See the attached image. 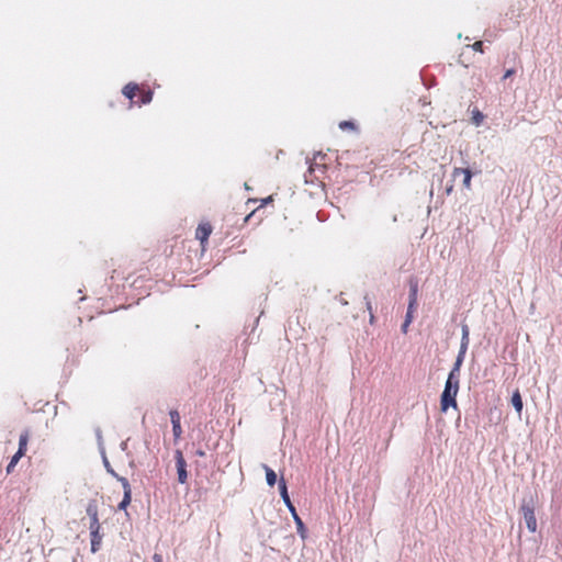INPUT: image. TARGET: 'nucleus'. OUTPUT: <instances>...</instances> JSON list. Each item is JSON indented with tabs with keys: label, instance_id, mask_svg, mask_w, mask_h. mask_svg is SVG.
Here are the masks:
<instances>
[{
	"label": "nucleus",
	"instance_id": "35",
	"mask_svg": "<svg viewBox=\"0 0 562 562\" xmlns=\"http://www.w3.org/2000/svg\"><path fill=\"white\" fill-rule=\"evenodd\" d=\"M97 435H98L99 440H101V432H100V430H98Z\"/></svg>",
	"mask_w": 562,
	"mask_h": 562
},
{
	"label": "nucleus",
	"instance_id": "31",
	"mask_svg": "<svg viewBox=\"0 0 562 562\" xmlns=\"http://www.w3.org/2000/svg\"><path fill=\"white\" fill-rule=\"evenodd\" d=\"M513 75H514V70H513V69H508V70L505 72V75H504V77H503V78H504V79H507V78H509V77H510V76H513Z\"/></svg>",
	"mask_w": 562,
	"mask_h": 562
},
{
	"label": "nucleus",
	"instance_id": "20",
	"mask_svg": "<svg viewBox=\"0 0 562 562\" xmlns=\"http://www.w3.org/2000/svg\"><path fill=\"white\" fill-rule=\"evenodd\" d=\"M448 382H454L457 384H459L460 382V371H454V369H452L448 375V379H447Z\"/></svg>",
	"mask_w": 562,
	"mask_h": 562
},
{
	"label": "nucleus",
	"instance_id": "11",
	"mask_svg": "<svg viewBox=\"0 0 562 562\" xmlns=\"http://www.w3.org/2000/svg\"><path fill=\"white\" fill-rule=\"evenodd\" d=\"M512 404H513L514 408L516 409V412L518 413V415H520L521 411H522V400H521L519 391L514 392V394L512 396Z\"/></svg>",
	"mask_w": 562,
	"mask_h": 562
},
{
	"label": "nucleus",
	"instance_id": "22",
	"mask_svg": "<svg viewBox=\"0 0 562 562\" xmlns=\"http://www.w3.org/2000/svg\"><path fill=\"white\" fill-rule=\"evenodd\" d=\"M103 462H104V467L106 468L108 472L113 475L114 477H116L119 480V475L114 472V470L111 468L106 457H103Z\"/></svg>",
	"mask_w": 562,
	"mask_h": 562
},
{
	"label": "nucleus",
	"instance_id": "36",
	"mask_svg": "<svg viewBox=\"0 0 562 562\" xmlns=\"http://www.w3.org/2000/svg\"><path fill=\"white\" fill-rule=\"evenodd\" d=\"M125 447H126V443H125V442H123V443H122V449H125Z\"/></svg>",
	"mask_w": 562,
	"mask_h": 562
},
{
	"label": "nucleus",
	"instance_id": "10",
	"mask_svg": "<svg viewBox=\"0 0 562 562\" xmlns=\"http://www.w3.org/2000/svg\"><path fill=\"white\" fill-rule=\"evenodd\" d=\"M262 468H263V470L266 472L267 484L269 486H273L277 483V474H276V472L271 468L266 465V464H262Z\"/></svg>",
	"mask_w": 562,
	"mask_h": 562
},
{
	"label": "nucleus",
	"instance_id": "4",
	"mask_svg": "<svg viewBox=\"0 0 562 562\" xmlns=\"http://www.w3.org/2000/svg\"><path fill=\"white\" fill-rule=\"evenodd\" d=\"M119 482H121L122 487L124 490V496H123V499L121 501V503L119 504V509H126V507L131 503L132 490H131L128 481L125 477H119Z\"/></svg>",
	"mask_w": 562,
	"mask_h": 562
},
{
	"label": "nucleus",
	"instance_id": "28",
	"mask_svg": "<svg viewBox=\"0 0 562 562\" xmlns=\"http://www.w3.org/2000/svg\"><path fill=\"white\" fill-rule=\"evenodd\" d=\"M366 300H367V308L370 312V322L373 323L374 316H373L372 311H371V302L368 300V297H366Z\"/></svg>",
	"mask_w": 562,
	"mask_h": 562
},
{
	"label": "nucleus",
	"instance_id": "14",
	"mask_svg": "<svg viewBox=\"0 0 562 562\" xmlns=\"http://www.w3.org/2000/svg\"><path fill=\"white\" fill-rule=\"evenodd\" d=\"M465 353H467V350L459 349V353H458L457 359L452 367V369H454V371H460L461 366L464 361Z\"/></svg>",
	"mask_w": 562,
	"mask_h": 562
},
{
	"label": "nucleus",
	"instance_id": "9",
	"mask_svg": "<svg viewBox=\"0 0 562 562\" xmlns=\"http://www.w3.org/2000/svg\"><path fill=\"white\" fill-rule=\"evenodd\" d=\"M461 330H462V337H461L460 349L468 350L469 335H470L469 326L467 324H462Z\"/></svg>",
	"mask_w": 562,
	"mask_h": 562
},
{
	"label": "nucleus",
	"instance_id": "7",
	"mask_svg": "<svg viewBox=\"0 0 562 562\" xmlns=\"http://www.w3.org/2000/svg\"><path fill=\"white\" fill-rule=\"evenodd\" d=\"M170 419L172 424V432L176 438H179L181 436V425H180V415L177 411L170 412Z\"/></svg>",
	"mask_w": 562,
	"mask_h": 562
},
{
	"label": "nucleus",
	"instance_id": "5",
	"mask_svg": "<svg viewBox=\"0 0 562 562\" xmlns=\"http://www.w3.org/2000/svg\"><path fill=\"white\" fill-rule=\"evenodd\" d=\"M279 490H280V495H281L283 502L285 503V505L288 506V508L290 509V512L292 514L296 513L295 507L291 503L290 496L288 494L286 484H285V481L283 479H281L279 481Z\"/></svg>",
	"mask_w": 562,
	"mask_h": 562
},
{
	"label": "nucleus",
	"instance_id": "25",
	"mask_svg": "<svg viewBox=\"0 0 562 562\" xmlns=\"http://www.w3.org/2000/svg\"><path fill=\"white\" fill-rule=\"evenodd\" d=\"M412 318H413V314H408V313H406L405 322H404V324L402 325V329H403V331H404V333L406 331V329H407L408 325L411 324Z\"/></svg>",
	"mask_w": 562,
	"mask_h": 562
},
{
	"label": "nucleus",
	"instance_id": "6",
	"mask_svg": "<svg viewBox=\"0 0 562 562\" xmlns=\"http://www.w3.org/2000/svg\"><path fill=\"white\" fill-rule=\"evenodd\" d=\"M460 175H463V186H464V188L470 189L471 188L472 172L469 169L454 168L453 172H452L453 178H457Z\"/></svg>",
	"mask_w": 562,
	"mask_h": 562
},
{
	"label": "nucleus",
	"instance_id": "29",
	"mask_svg": "<svg viewBox=\"0 0 562 562\" xmlns=\"http://www.w3.org/2000/svg\"><path fill=\"white\" fill-rule=\"evenodd\" d=\"M482 45H483V43H482V42H475V43L472 45V47H473V49H475V50H480V52H482Z\"/></svg>",
	"mask_w": 562,
	"mask_h": 562
},
{
	"label": "nucleus",
	"instance_id": "24",
	"mask_svg": "<svg viewBox=\"0 0 562 562\" xmlns=\"http://www.w3.org/2000/svg\"><path fill=\"white\" fill-rule=\"evenodd\" d=\"M151 99H153V92L148 91L142 95V103L147 104L151 101Z\"/></svg>",
	"mask_w": 562,
	"mask_h": 562
},
{
	"label": "nucleus",
	"instance_id": "32",
	"mask_svg": "<svg viewBox=\"0 0 562 562\" xmlns=\"http://www.w3.org/2000/svg\"><path fill=\"white\" fill-rule=\"evenodd\" d=\"M452 189H453V186H452V184H449V186L446 188V193L449 195V194L452 192Z\"/></svg>",
	"mask_w": 562,
	"mask_h": 562
},
{
	"label": "nucleus",
	"instance_id": "34",
	"mask_svg": "<svg viewBox=\"0 0 562 562\" xmlns=\"http://www.w3.org/2000/svg\"><path fill=\"white\" fill-rule=\"evenodd\" d=\"M195 454L199 456V457H204L205 452L203 450L199 449V450L195 451Z\"/></svg>",
	"mask_w": 562,
	"mask_h": 562
},
{
	"label": "nucleus",
	"instance_id": "3",
	"mask_svg": "<svg viewBox=\"0 0 562 562\" xmlns=\"http://www.w3.org/2000/svg\"><path fill=\"white\" fill-rule=\"evenodd\" d=\"M175 459H176L178 481H179V483L184 484L188 480L187 462H186L183 454L180 450L176 451Z\"/></svg>",
	"mask_w": 562,
	"mask_h": 562
},
{
	"label": "nucleus",
	"instance_id": "18",
	"mask_svg": "<svg viewBox=\"0 0 562 562\" xmlns=\"http://www.w3.org/2000/svg\"><path fill=\"white\" fill-rule=\"evenodd\" d=\"M324 157H325V155H324V154H322L321 151H318V153H316V154L314 155L313 161L307 160V162L310 164L308 171H310L311 173L314 171L315 167H316V166H318V165H317V162H316V161H317V159H321V160H322V159H324Z\"/></svg>",
	"mask_w": 562,
	"mask_h": 562
},
{
	"label": "nucleus",
	"instance_id": "17",
	"mask_svg": "<svg viewBox=\"0 0 562 562\" xmlns=\"http://www.w3.org/2000/svg\"><path fill=\"white\" fill-rule=\"evenodd\" d=\"M27 434L24 432L20 436V440H19V450L16 452H22V454H24L25 450H26V445H27Z\"/></svg>",
	"mask_w": 562,
	"mask_h": 562
},
{
	"label": "nucleus",
	"instance_id": "23",
	"mask_svg": "<svg viewBox=\"0 0 562 562\" xmlns=\"http://www.w3.org/2000/svg\"><path fill=\"white\" fill-rule=\"evenodd\" d=\"M416 305H417V300H414V297H412V300H409V302H408L407 313L413 314L416 308Z\"/></svg>",
	"mask_w": 562,
	"mask_h": 562
},
{
	"label": "nucleus",
	"instance_id": "27",
	"mask_svg": "<svg viewBox=\"0 0 562 562\" xmlns=\"http://www.w3.org/2000/svg\"><path fill=\"white\" fill-rule=\"evenodd\" d=\"M353 126H355L353 123L350 121H342L339 123V127L341 130L353 128Z\"/></svg>",
	"mask_w": 562,
	"mask_h": 562
},
{
	"label": "nucleus",
	"instance_id": "15",
	"mask_svg": "<svg viewBox=\"0 0 562 562\" xmlns=\"http://www.w3.org/2000/svg\"><path fill=\"white\" fill-rule=\"evenodd\" d=\"M294 521L296 524L297 532L301 535L302 538H305V528L302 519L299 517L296 513L292 514Z\"/></svg>",
	"mask_w": 562,
	"mask_h": 562
},
{
	"label": "nucleus",
	"instance_id": "8",
	"mask_svg": "<svg viewBox=\"0 0 562 562\" xmlns=\"http://www.w3.org/2000/svg\"><path fill=\"white\" fill-rule=\"evenodd\" d=\"M211 233H212V227L210 224H201L196 228L195 236L203 244L209 238Z\"/></svg>",
	"mask_w": 562,
	"mask_h": 562
},
{
	"label": "nucleus",
	"instance_id": "2",
	"mask_svg": "<svg viewBox=\"0 0 562 562\" xmlns=\"http://www.w3.org/2000/svg\"><path fill=\"white\" fill-rule=\"evenodd\" d=\"M459 392V384L446 381L443 392L440 398V408L447 412L450 407L457 408V394Z\"/></svg>",
	"mask_w": 562,
	"mask_h": 562
},
{
	"label": "nucleus",
	"instance_id": "19",
	"mask_svg": "<svg viewBox=\"0 0 562 562\" xmlns=\"http://www.w3.org/2000/svg\"><path fill=\"white\" fill-rule=\"evenodd\" d=\"M22 456H23V454H22V452H16V453L11 458L10 463H9V464H8V467H7V472H8V473H10V472L14 469L15 464L19 462V460L22 458Z\"/></svg>",
	"mask_w": 562,
	"mask_h": 562
},
{
	"label": "nucleus",
	"instance_id": "1",
	"mask_svg": "<svg viewBox=\"0 0 562 562\" xmlns=\"http://www.w3.org/2000/svg\"><path fill=\"white\" fill-rule=\"evenodd\" d=\"M536 509V501L532 495L529 497H524L520 512L522 514L526 526L530 532H536L537 530V519L535 516Z\"/></svg>",
	"mask_w": 562,
	"mask_h": 562
},
{
	"label": "nucleus",
	"instance_id": "30",
	"mask_svg": "<svg viewBox=\"0 0 562 562\" xmlns=\"http://www.w3.org/2000/svg\"><path fill=\"white\" fill-rule=\"evenodd\" d=\"M154 562H164L162 557L158 553H155L153 557Z\"/></svg>",
	"mask_w": 562,
	"mask_h": 562
},
{
	"label": "nucleus",
	"instance_id": "16",
	"mask_svg": "<svg viewBox=\"0 0 562 562\" xmlns=\"http://www.w3.org/2000/svg\"><path fill=\"white\" fill-rule=\"evenodd\" d=\"M87 514L90 517V519L98 518V507L94 502H90L87 506Z\"/></svg>",
	"mask_w": 562,
	"mask_h": 562
},
{
	"label": "nucleus",
	"instance_id": "12",
	"mask_svg": "<svg viewBox=\"0 0 562 562\" xmlns=\"http://www.w3.org/2000/svg\"><path fill=\"white\" fill-rule=\"evenodd\" d=\"M90 536H91V551L97 552L99 550V547H100V543L102 540V536L100 535V532L90 533Z\"/></svg>",
	"mask_w": 562,
	"mask_h": 562
},
{
	"label": "nucleus",
	"instance_id": "33",
	"mask_svg": "<svg viewBox=\"0 0 562 562\" xmlns=\"http://www.w3.org/2000/svg\"><path fill=\"white\" fill-rule=\"evenodd\" d=\"M482 115L477 113V116H474L475 123L479 125L481 122Z\"/></svg>",
	"mask_w": 562,
	"mask_h": 562
},
{
	"label": "nucleus",
	"instance_id": "26",
	"mask_svg": "<svg viewBox=\"0 0 562 562\" xmlns=\"http://www.w3.org/2000/svg\"><path fill=\"white\" fill-rule=\"evenodd\" d=\"M412 297H414V300H417V284L416 283L411 284L409 300H412Z\"/></svg>",
	"mask_w": 562,
	"mask_h": 562
},
{
	"label": "nucleus",
	"instance_id": "21",
	"mask_svg": "<svg viewBox=\"0 0 562 562\" xmlns=\"http://www.w3.org/2000/svg\"><path fill=\"white\" fill-rule=\"evenodd\" d=\"M89 529H90V533L100 532L99 518H94V519L90 520Z\"/></svg>",
	"mask_w": 562,
	"mask_h": 562
},
{
	"label": "nucleus",
	"instance_id": "13",
	"mask_svg": "<svg viewBox=\"0 0 562 562\" xmlns=\"http://www.w3.org/2000/svg\"><path fill=\"white\" fill-rule=\"evenodd\" d=\"M137 89V85L128 83L124 87L123 94L128 99H133Z\"/></svg>",
	"mask_w": 562,
	"mask_h": 562
}]
</instances>
